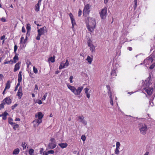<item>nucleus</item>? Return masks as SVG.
I'll return each instance as SVG.
<instances>
[{"instance_id": "1", "label": "nucleus", "mask_w": 155, "mask_h": 155, "mask_svg": "<svg viewBox=\"0 0 155 155\" xmlns=\"http://www.w3.org/2000/svg\"><path fill=\"white\" fill-rule=\"evenodd\" d=\"M88 22H87V26L88 30L92 32L95 28L96 21L94 18L89 17L87 18Z\"/></svg>"}, {"instance_id": "2", "label": "nucleus", "mask_w": 155, "mask_h": 155, "mask_svg": "<svg viewBox=\"0 0 155 155\" xmlns=\"http://www.w3.org/2000/svg\"><path fill=\"white\" fill-rule=\"evenodd\" d=\"M151 83L150 79L146 80L143 86V89L145 90L146 92L149 95H151L153 91V88L150 87Z\"/></svg>"}, {"instance_id": "3", "label": "nucleus", "mask_w": 155, "mask_h": 155, "mask_svg": "<svg viewBox=\"0 0 155 155\" xmlns=\"http://www.w3.org/2000/svg\"><path fill=\"white\" fill-rule=\"evenodd\" d=\"M68 88L76 96H79L80 95L81 92L83 89V87L80 86L76 89L74 86H71L70 85L67 84Z\"/></svg>"}, {"instance_id": "4", "label": "nucleus", "mask_w": 155, "mask_h": 155, "mask_svg": "<svg viewBox=\"0 0 155 155\" xmlns=\"http://www.w3.org/2000/svg\"><path fill=\"white\" fill-rule=\"evenodd\" d=\"M138 125L140 133L143 135L145 134L148 130L147 125L143 123H140Z\"/></svg>"}, {"instance_id": "5", "label": "nucleus", "mask_w": 155, "mask_h": 155, "mask_svg": "<svg viewBox=\"0 0 155 155\" xmlns=\"http://www.w3.org/2000/svg\"><path fill=\"white\" fill-rule=\"evenodd\" d=\"M37 31L38 34L36 39L37 40H39L40 39V36L44 35L45 31L46 32H47L46 28L45 26H44L38 29Z\"/></svg>"}, {"instance_id": "6", "label": "nucleus", "mask_w": 155, "mask_h": 155, "mask_svg": "<svg viewBox=\"0 0 155 155\" xmlns=\"http://www.w3.org/2000/svg\"><path fill=\"white\" fill-rule=\"evenodd\" d=\"M50 142L48 146V148L49 149H52L54 148L56 146V143L55 139L52 138L50 140Z\"/></svg>"}, {"instance_id": "7", "label": "nucleus", "mask_w": 155, "mask_h": 155, "mask_svg": "<svg viewBox=\"0 0 155 155\" xmlns=\"http://www.w3.org/2000/svg\"><path fill=\"white\" fill-rule=\"evenodd\" d=\"M90 5L89 4H87L84 6L83 11V14L84 15L86 16L89 14V12L90 11Z\"/></svg>"}, {"instance_id": "8", "label": "nucleus", "mask_w": 155, "mask_h": 155, "mask_svg": "<svg viewBox=\"0 0 155 155\" xmlns=\"http://www.w3.org/2000/svg\"><path fill=\"white\" fill-rule=\"evenodd\" d=\"M107 8H105L102 9L100 12L101 17L102 19L105 18L106 17L107 13Z\"/></svg>"}, {"instance_id": "9", "label": "nucleus", "mask_w": 155, "mask_h": 155, "mask_svg": "<svg viewBox=\"0 0 155 155\" xmlns=\"http://www.w3.org/2000/svg\"><path fill=\"white\" fill-rule=\"evenodd\" d=\"M69 63L68 59L66 60V61L65 63H64L63 61L61 62V64L59 67V69H61L63 68L67 67L69 66Z\"/></svg>"}, {"instance_id": "10", "label": "nucleus", "mask_w": 155, "mask_h": 155, "mask_svg": "<svg viewBox=\"0 0 155 155\" xmlns=\"http://www.w3.org/2000/svg\"><path fill=\"white\" fill-rule=\"evenodd\" d=\"M88 46L90 47V51L91 52H93L95 51V47L93 44L91 43V41L89 40L87 41Z\"/></svg>"}, {"instance_id": "11", "label": "nucleus", "mask_w": 155, "mask_h": 155, "mask_svg": "<svg viewBox=\"0 0 155 155\" xmlns=\"http://www.w3.org/2000/svg\"><path fill=\"white\" fill-rule=\"evenodd\" d=\"M153 61V59L151 57H149L145 59L143 61L145 65H149Z\"/></svg>"}, {"instance_id": "12", "label": "nucleus", "mask_w": 155, "mask_h": 155, "mask_svg": "<svg viewBox=\"0 0 155 155\" xmlns=\"http://www.w3.org/2000/svg\"><path fill=\"white\" fill-rule=\"evenodd\" d=\"M23 95L22 92V87L20 86L19 87L18 91L17 93V95L18 96L19 99H20Z\"/></svg>"}, {"instance_id": "13", "label": "nucleus", "mask_w": 155, "mask_h": 155, "mask_svg": "<svg viewBox=\"0 0 155 155\" xmlns=\"http://www.w3.org/2000/svg\"><path fill=\"white\" fill-rule=\"evenodd\" d=\"M79 119L80 120V122H81L84 125H85L87 124V121L84 120V117L82 115L78 116Z\"/></svg>"}, {"instance_id": "14", "label": "nucleus", "mask_w": 155, "mask_h": 155, "mask_svg": "<svg viewBox=\"0 0 155 155\" xmlns=\"http://www.w3.org/2000/svg\"><path fill=\"white\" fill-rule=\"evenodd\" d=\"M41 4V0H38V3L35 6V10L36 11L38 12L39 11L40 7Z\"/></svg>"}, {"instance_id": "15", "label": "nucleus", "mask_w": 155, "mask_h": 155, "mask_svg": "<svg viewBox=\"0 0 155 155\" xmlns=\"http://www.w3.org/2000/svg\"><path fill=\"white\" fill-rule=\"evenodd\" d=\"M5 103L8 104H10L12 103V101L9 97L5 98L3 101Z\"/></svg>"}, {"instance_id": "16", "label": "nucleus", "mask_w": 155, "mask_h": 155, "mask_svg": "<svg viewBox=\"0 0 155 155\" xmlns=\"http://www.w3.org/2000/svg\"><path fill=\"white\" fill-rule=\"evenodd\" d=\"M44 115L41 112H39L35 114V117L38 119H41L43 117Z\"/></svg>"}, {"instance_id": "17", "label": "nucleus", "mask_w": 155, "mask_h": 155, "mask_svg": "<svg viewBox=\"0 0 155 155\" xmlns=\"http://www.w3.org/2000/svg\"><path fill=\"white\" fill-rule=\"evenodd\" d=\"M27 35L29 36L30 34V30L31 29V25L29 24L27 25Z\"/></svg>"}, {"instance_id": "18", "label": "nucleus", "mask_w": 155, "mask_h": 155, "mask_svg": "<svg viewBox=\"0 0 155 155\" xmlns=\"http://www.w3.org/2000/svg\"><path fill=\"white\" fill-rule=\"evenodd\" d=\"M21 63L20 62H18L17 63L15 66V68L14 69V71L16 72L17 70H19L20 68V64Z\"/></svg>"}, {"instance_id": "19", "label": "nucleus", "mask_w": 155, "mask_h": 155, "mask_svg": "<svg viewBox=\"0 0 155 155\" xmlns=\"http://www.w3.org/2000/svg\"><path fill=\"white\" fill-rule=\"evenodd\" d=\"M108 94L110 98V103L112 106H113L114 104L113 101V98L112 96V94L110 91V92L108 93Z\"/></svg>"}, {"instance_id": "20", "label": "nucleus", "mask_w": 155, "mask_h": 155, "mask_svg": "<svg viewBox=\"0 0 155 155\" xmlns=\"http://www.w3.org/2000/svg\"><path fill=\"white\" fill-rule=\"evenodd\" d=\"M110 74L112 78H114L115 76H117L116 70L114 69L113 68L111 71Z\"/></svg>"}, {"instance_id": "21", "label": "nucleus", "mask_w": 155, "mask_h": 155, "mask_svg": "<svg viewBox=\"0 0 155 155\" xmlns=\"http://www.w3.org/2000/svg\"><path fill=\"white\" fill-rule=\"evenodd\" d=\"M22 72L20 71L19 72V73L18 74V82L20 83L21 81L22 80V75H21Z\"/></svg>"}, {"instance_id": "22", "label": "nucleus", "mask_w": 155, "mask_h": 155, "mask_svg": "<svg viewBox=\"0 0 155 155\" xmlns=\"http://www.w3.org/2000/svg\"><path fill=\"white\" fill-rule=\"evenodd\" d=\"M58 145L62 148H66L68 146V144L66 143H59Z\"/></svg>"}, {"instance_id": "23", "label": "nucleus", "mask_w": 155, "mask_h": 155, "mask_svg": "<svg viewBox=\"0 0 155 155\" xmlns=\"http://www.w3.org/2000/svg\"><path fill=\"white\" fill-rule=\"evenodd\" d=\"M15 54V55L13 58L14 63H16L17 62V60H18V54L17 53Z\"/></svg>"}, {"instance_id": "24", "label": "nucleus", "mask_w": 155, "mask_h": 155, "mask_svg": "<svg viewBox=\"0 0 155 155\" xmlns=\"http://www.w3.org/2000/svg\"><path fill=\"white\" fill-rule=\"evenodd\" d=\"M10 87V82L9 81H8L7 82L6 84L5 87V89H9Z\"/></svg>"}, {"instance_id": "25", "label": "nucleus", "mask_w": 155, "mask_h": 155, "mask_svg": "<svg viewBox=\"0 0 155 155\" xmlns=\"http://www.w3.org/2000/svg\"><path fill=\"white\" fill-rule=\"evenodd\" d=\"M19 149L18 148H17L16 149H15L14 150L13 152V154H15V155H17L18 154L19 152Z\"/></svg>"}, {"instance_id": "26", "label": "nucleus", "mask_w": 155, "mask_h": 155, "mask_svg": "<svg viewBox=\"0 0 155 155\" xmlns=\"http://www.w3.org/2000/svg\"><path fill=\"white\" fill-rule=\"evenodd\" d=\"M86 60L87 61L89 64H91V63L92 61V59L91 58L90 56H88L87 57Z\"/></svg>"}, {"instance_id": "27", "label": "nucleus", "mask_w": 155, "mask_h": 155, "mask_svg": "<svg viewBox=\"0 0 155 155\" xmlns=\"http://www.w3.org/2000/svg\"><path fill=\"white\" fill-rule=\"evenodd\" d=\"M55 56H53V57H51L49 59V61H51V62L53 63L55 61Z\"/></svg>"}, {"instance_id": "28", "label": "nucleus", "mask_w": 155, "mask_h": 155, "mask_svg": "<svg viewBox=\"0 0 155 155\" xmlns=\"http://www.w3.org/2000/svg\"><path fill=\"white\" fill-rule=\"evenodd\" d=\"M13 120L12 119L11 117H9L8 118V122L9 124H10L11 125H13V123L12 122Z\"/></svg>"}, {"instance_id": "29", "label": "nucleus", "mask_w": 155, "mask_h": 155, "mask_svg": "<svg viewBox=\"0 0 155 155\" xmlns=\"http://www.w3.org/2000/svg\"><path fill=\"white\" fill-rule=\"evenodd\" d=\"M12 126L13 127V128L15 130H16V128H18V125L17 124H16L15 123H13V125H12Z\"/></svg>"}, {"instance_id": "30", "label": "nucleus", "mask_w": 155, "mask_h": 155, "mask_svg": "<svg viewBox=\"0 0 155 155\" xmlns=\"http://www.w3.org/2000/svg\"><path fill=\"white\" fill-rule=\"evenodd\" d=\"M71 21L72 23V27L73 29L74 26L76 24L74 18L72 20H71Z\"/></svg>"}, {"instance_id": "31", "label": "nucleus", "mask_w": 155, "mask_h": 155, "mask_svg": "<svg viewBox=\"0 0 155 155\" xmlns=\"http://www.w3.org/2000/svg\"><path fill=\"white\" fill-rule=\"evenodd\" d=\"M33 123L34 124L33 125H34V127H37L39 125L38 124V123H37L36 122V120H34L33 121Z\"/></svg>"}, {"instance_id": "32", "label": "nucleus", "mask_w": 155, "mask_h": 155, "mask_svg": "<svg viewBox=\"0 0 155 155\" xmlns=\"http://www.w3.org/2000/svg\"><path fill=\"white\" fill-rule=\"evenodd\" d=\"M34 150L32 149H30L29 150V154L30 155H32L34 153Z\"/></svg>"}, {"instance_id": "33", "label": "nucleus", "mask_w": 155, "mask_h": 155, "mask_svg": "<svg viewBox=\"0 0 155 155\" xmlns=\"http://www.w3.org/2000/svg\"><path fill=\"white\" fill-rule=\"evenodd\" d=\"M35 120L36 121V122L38 123V125H39L42 122V119H41L38 118L37 119H36Z\"/></svg>"}, {"instance_id": "34", "label": "nucleus", "mask_w": 155, "mask_h": 155, "mask_svg": "<svg viewBox=\"0 0 155 155\" xmlns=\"http://www.w3.org/2000/svg\"><path fill=\"white\" fill-rule=\"evenodd\" d=\"M27 144H26L25 142L22 143L21 146L23 148V149H25L26 147V146Z\"/></svg>"}, {"instance_id": "35", "label": "nucleus", "mask_w": 155, "mask_h": 155, "mask_svg": "<svg viewBox=\"0 0 155 155\" xmlns=\"http://www.w3.org/2000/svg\"><path fill=\"white\" fill-rule=\"evenodd\" d=\"M134 5L133 7L134 9H135L137 8V0H134Z\"/></svg>"}, {"instance_id": "36", "label": "nucleus", "mask_w": 155, "mask_h": 155, "mask_svg": "<svg viewBox=\"0 0 155 155\" xmlns=\"http://www.w3.org/2000/svg\"><path fill=\"white\" fill-rule=\"evenodd\" d=\"M48 95V93H46L44 96H43V97L42 98L41 100L42 101H45V100L46 97Z\"/></svg>"}, {"instance_id": "37", "label": "nucleus", "mask_w": 155, "mask_h": 155, "mask_svg": "<svg viewBox=\"0 0 155 155\" xmlns=\"http://www.w3.org/2000/svg\"><path fill=\"white\" fill-rule=\"evenodd\" d=\"M119 148H116L115 151V153L116 154H118L119 153Z\"/></svg>"}, {"instance_id": "38", "label": "nucleus", "mask_w": 155, "mask_h": 155, "mask_svg": "<svg viewBox=\"0 0 155 155\" xmlns=\"http://www.w3.org/2000/svg\"><path fill=\"white\" fill-rule=\"evenodd\" d=\"M33 72L35 74H37L38 73V70L36 68L35 66L33 67Z\"/></svg>"}, {"instance_id": "39", "label": "nucleus", "mask_w": 155, "mask_h": 155, "mask_svg": "<svg viewBox=\"0 0 155 155\" xmlns=\"http://www.w3.org/2000/svg\"><path fill=\"white\" fill-rule=\"evenodd\" d=\"M120 145V143L119 142H117L116 143V148H119Z\"/></svg>"}, {"instance_id": "40", "label": "nucleus", "mask_w": 155, "mask_h": 155, "mask_svg": "<svg viewBox=\"0 0 155 155\" xmlns=\"http://www.w3.org/2000/svg\"><path fill=\"white\" fill-rule=\"evenodd\" d=\"M18 48V47L16 45H15V46L14 47V52L15 54L17 53H16V51L17 50V49Z\"/></svg>"}, {"instance_id": "41", "label": "nucleus", "mask_w": 155, "mask_h": 155, "mask_svg": "<svg viewBox=\"0 0 155 155\" xmlns=\"http://www.w3.org/2000/svg\"><path fill=\"white\" fill-rule=\"evenodd\" d=\"M5 104V103L4 102H3V103L0 104V109L3 108L4 107V105Z\"/></svg>"}, {"instance_id": "42", "label": "nucleus", "mask_w": 155, "mask_h": 155, "mask_svg": "<svg viewBox=\"0 0 155 155\" xmlns=\"http://www.w3.org/2000/svg\"><path fill=\"white\" fill-rule=\"evenodd\" d=\"M81 139L83 141H84L86 140L85 136L84 135H82L81 137Z\"/></svg>"}, {"instance_id": "43", "label": "nucleus", "mask_w": 155, "mask_h": 155, "mask_svg": "<svg viewBox=\"0 0 155 155\" xmlns=\"http://www.w3.org/2000/svg\"><path fill=\"white\" fill-rule=\"evenodd\" d=\"M19 85H20V83L18 82V83L17 84V85L15 87V89L14 90V91H16L18 89V88Z\"/></svg>"}, {"instance_id": "44", "label": "nucleus", "mask_w": 155, "mask_h": 155, "mask_svg": "<svg viewBox=\"0 0 155 155\" xmlns=\"http://www.w3.org/2000/svg\"><path fill=\"white\" fill-rule=\"evenodd\" d=\"M36 103H38L39 104H41L42 103L41 100H37L36 101Z\"/></svg>"}, {"instance_id": "45", "label": "nucleus", "mask_w": 155, "mask_h": 155, "mask_svg": "<svg viewBox=\"0 0 155 155\" xmlns=\"http://www.w3.org/2000/svg\"><path fill=\"white\" fill-rule=\"evenodd\" d=\"M17 105H18L17 104H15L14 105L12 106L11 107V109H12V110L14 109H15V108L17 106Z\"/></svg>"}, {"instance_id": "46", "label": "nucleus", "mask_w": 155, "mask_h": 155, "mask_svg": "<svg viewBox=\"0 0 155 155\" xmlns=\"http://www.w3.org/2000/svg\"><path fill=\"white\" fill-rule=\"evenodd\" d=\"M73 78V76H70L69 78L70 81L71 83H72L73 82L72 79Z\"/></svg>"}, {"instance_id": "47", "label": "nucleus", "mask_w": 155, "mask_h": 155, "mask_svg": "<svg viewBox=\"0 0 155 155\" xmlns=\"http://www.w3.org/2000/svg\"><path fill=\"white\" fill-rule=\"evenodd\" d=\"M54 153V151L52 150H51L48 151V153L49 154H53Z\"/></svg>"}, {"instance_id": "48", "label": "nucleus", "mask_w": 155, "mask_h": 155, "mask_svg": "<svg viewBox=\"0 0 155 155\" xmlns=\"http://www.w3.org/2000/svg\"><path fill=\"white\" fill-rule=\"evenodd\" d=\"M5 38V35H3L1 37L0 39L1 40H3L2 43H3L4 42L5 40H4V38Z\"/></svg>"}, {"instance_id": "49", "label": "nucleus", "mask_w": 155, "mask_h": 155, "mask_svg": "<svg viewBox=\"0 0 155 155\" xmlns=\"http://www.w3.org/2000/svg\"><path fill=\"white\" fill-rule=\"evenodd\" d=\"M69 16L71 18V20H72L73 19H74V17L73 15L71 13H70L69 14Z\"/></svg>"}, {"instance_id": "50", "label": "nucleus", "mask_w": 155, "mask_h": 155, "mask_svg": "<svg viewBox=\"0 0 155 155\" xmlns=\"http://www.w3.org/2000/svg\"><path fill=\"white\" fill-rule=\"evenodd\" d=\"M26 64L27 65V67H28L29 65L31 64V63L29 61H27L26 62Z\"/></svg>"}, {"instance_id": "51", "label": "nucleus", "mask_w": 155, "mask_h": 155, "mask_svg": "<svg viewBox=\"0 0 155 155\" xmlns=\"http://www.w3.org/2000/svg\"><path fill=\"white\" fill-rule=\"evenodd\" d=\"M9 115L8 114L7 112H5L3 114V116H7V115Z\"/></svg>"}, {"instance_id": "52", "label": "nucleus", "mask_w": 155, "mask_h": 155, "mask_svg": "<svg viewBox=\"0 0 155 155\" xmlns=\"http://www.w3.org/2000/svg\"><path fill=\"white\" fill-rule=\"evenodd\" d=\"M81 13H82L81 10L80 9H79V11H78V16H80L81 15Z\"/></svg>"}, {"instance_id": "53", "label": "nucleus", "mask_w": 155, "mask_h": 155, "mask_svg": "<svg viewBox=\"0 0 155 155\" xmlns=\"http://www.w3.org/2000/svg\"><path fill=\"white\" fill-rule=\"evenodd\" d=\"M88 90H89V89L87 88H85V89H84L85 92L86 94L88 93Z\"/></svg>"}, {"instance_id": "54", "label": "nucleus", "mask_w": 155, "mask_h": 155, "mask_svg": "<svg viewBox=\"0 0 155 155\" xmlns=\"http://www.w3.org/2000/svg\"><path fill=\"white\" fill-rule=\"evenodd\" d=\"M22 32L23 33H25L26 32L25 30L24 26H23L22 28Z\"/></svg>"}, {"instance_id": "55", "label": "nucleus", "mask_w": 155, "mask_h": 155, "mask_svg": "<svg viewBox=\"0 0 155 155\" xmlns=\"http://www.w3.org/2000/svg\"><path fill=\"white\" fill-rule=\"evenodd\" d=\"M48 151L46 152L45 151H44L43 153V155H48Z\"/></svg>"}, {"instance_id": "56", "label": "nucleus", "mask_w": 155, "mask_h": 155, "mask_svg": "<svg viewBox=\"0 0 155 155\" xmlns=\"http://www.w3.org/2000/svg\"><path fill=\"white\" fill-rule=\"evenodd\" d=\"M4 64H10L9 61H7L6 59L5 60V61L4 62Z\"/></svg>"}, {"instance_id": "57", "label": "nucleus", "mask_w": 155, "mask_h": 155, "mask_svg": "<svg viewBox=\"0 0 155 155\" xmlns=\"http://www.w3.org/2000/svg\"><path fill=\"white\" fill-rule=\"evenodd\" d=\"M38 87L37 84H35L34 90L35 91L36 90H38Z\"/></svg>"}, {"instance_id": "58", "label": "nucleus", "mask_w": 155, "mask_h": 155, "mask_svg": "<svg viewBox=\"0 0 155 155\" xmlns=\"http://www.w3.org/2000/svg\"><path fill=\"white\" fill-rule=\"evenodd\" d=\"M1 20L3 22H5L6 21V20L5 18H1Z\"/></svg>"}, {"instance_id": "59", "label": "nucleus", "mask_w": 155, "mask_h": 155, "mask_svg": "<svg viewBox=\"0 0 155 155\" xmlns=\"http://www.w3.org/2000/svg\"><path fill=\"white\" fill-rule=\"evenodd\" d=\"M34 22H35V24L36 25L38 26H41L40 25H39V24L38 23V21H35Z\"/></svg>"}, {"instance_id": "60", "label": "nucleus", "mask_w": 155, "mask_h": 155, "mask_svg": "<svg viewBox=\"0 0 155 155\" xmlns=\"http://www.w3.org/2000/svg\"><path fill=\"white\" fill-rule=\"evenodd\" d=\"M154 66L155 65L152 64L150 67V69H152L154 68Z\"/></svg>"}, {"instance_id": "61", "label": "nucleus", "mask_w": 155, "mask_h": 155, "mask_svg": "<svg viewBox=\"0 0 155 155\" xmlns=\"http://www.w3.org/2000/svg\"><path fill=\"white\" fill-rule=\"evenodd\" d=\"M78 152H79L78 151L74 150L73 151V153L74 154H77V153H78Z\"/></svg>"}, {"instance_id": "62", "label": "nucleus", "mask_w": 155, "mask_h": 155, "mask_svg": "<svg viewBox=\"0 0 155 155\" xmlns=\"http://www.w3.org/2000/svg\"><path fill=\"white\" fill-rule=\"evenodd\" d=\"M10 64H12L14 62V61H13L12 60H11L9 61Z\"/></svg>"}, {"instance_id": "63", "label": "nucleus", "mask_w": 155, "mask_h": 155, "mask_svg": "<svg viewBox=\"0 0 155 155\" xmlns=\"http://www.w3.org/2000/svg\"><path fill=\"white\" fill-rule=\"evenodd\" d=\"M87 97L88 98H89L90 97V95L89 93H87L86 94Z\"/></svg>"}, {"instance_id": "64", "label": "nucleus", "mask_w": 155, "mask_h": 155, "mask_svg": "<svg viewBox=\"0 0 155 155\" xmlns=\"http://www.w3.org/2000/svg\"><path fill=\"white\" fill-rule=\"evenodd\" d=\"M43 148L41 149V150L40 151V153L41 154H42V153H43Z\"/></svg>"}]
</instances>
